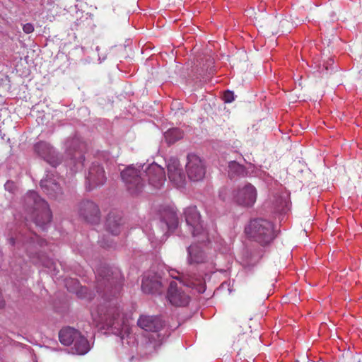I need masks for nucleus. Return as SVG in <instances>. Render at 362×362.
<instances>
[{
	"label": "nucleus",
	"mask_w": 362,
	"mask_h": 362,
	"mask_svg": "<svg viewBox=\"0 0 362 362\" xmlns=\"http://www.w3.org/2000/svg\"><path fill=\"white\" fill-rule=\"evenodd\" d=\"M144 175V171L141 172L132 166L126 168L121 172L122 179L132 194H138L144 189L145 185Z\"/></svg>",
	"instance_id": "obj_4"
},
{
	"label": "nucleus",
	"mask_w": 362,
	"mask_h": 362,
	"mask_svg": "<svg viewBox=\"0 0 362 362\" xmlns=\"http://www.w3.org/2000/svg\"><path fill=\"white\" fill-rule=\"evenodd\" d=\"M72 351L74 354L83 355L86 354L90 349V346L88 340L81 333H78V337H76L72 343Z\"/></svg>",
	"instance_id": "obj_23"
},
{
	"label": "nucleus",
	"mask_w": 362,
	"mask_h": 362,
	"mask_svg": "<svg viewBox=\"0 0 362 362\" xmlns=\"http://www.w3.org/2000/svg\"><path fill=\"white\" fill-rule=\"evenodd\" d=\"M98 317L95 318L98 324H103L108 327L119 329L122 324L120 310L118 307L108 308L105 312L103 308H99L98 310Z\"/></svg>",
	"instance_id": "obj_7"
},
{
	"label": "nucleus",
	"mask_w": 362,
	"mask_h": 362,
	"mask_svg": "<svg viewBox=\"0 0 362 362\" xmlns=\"http://www.w3.org/2000/svg\"><path fill=\"white\" fill-rule=\"evenodd\" d=\"M247 172L245 168L237 163L236 161H231L228 164V175L230 178L236 177H241L246 175Z\"/></svg>",
	"instance_id": "obj_26"
},
{
	"label": "nucleus",
	"mask_w": 362,
	"mask_h": 362,
	"mask_svg": "<svg viewBox=\"0 0 362 362\" xmlns=\"http://www.w3.org/2000/svg\"><path fill=\"white\" fill-rule=\"evenodd\" d=\"M65 286L69 291L76 293L78 297L85 298L83 293H86L87 288L80 287L79 282L77 279H66L65 280Z\"/></svg>",
	"instance_id": "obj_25"
},
{
	"label": "nucleus",
	"mask_w": 362,
	"mask_h": 362,
	"mask_svg": "<svg viewBox=\"0 0 362 362\" xmlns=\"http://www.w3.org/2000/svg\"><path fill=\"white\" fill-rule=\"evenodd\" d=\"M245 230L251 240L261 245L269 244L275 238L272 223L262 218L252 220Z\"/></svg>",
	"instance_id": "obj_2"
},
{
	"label": "nucleus",
	"mask_w": 362,
	"mask_h": 362,
	"mask_svg": "<svg viewBox=\"0 0 362 362\" xmlns=\"http://www.w3.org/2000/svg\"><path fill=\"white\" fill-rule=\"evenodd\" d=\"M187 262L189 264H199L211 259L208 248H203L198 244H192L187 248Z\"/></svg>",
	"instance_id": "obj_12"
},
{
	"label": "nucleus",
	"mask_w": 362,
	"mask_h": 362,
	"mask_svg": "<svg viewBox=\"0 0 362 362\" xmlns=\"http://www.w3.org/2000/svg\"><path fill=\"white\" fill-rule=\"evenodd\" d=\"M183 216L192 236L199 242H209L211 235L206 228L204 227L201 215L197 206H190L183 211Z\"/></svg>",
	"instance_id": "obj_3"
},
{
	"label": "nucleus",
	"mask_w": 362,
	"mask_h": 362,
	"mask_svg": "<svg viewBox=\"0 0 362 362\" xmlns=\"http://www.w3.org/2000/svg\"><path fill=\"white\" fill-rule=\"evenodd\" d=\"M160 278L156 274L145 275L142 280L141 289L146 293H155L161 291Z\"/></svg>",
	"instance_id": "obj_20"
},
{
	"label": "nucleus",
	"mask_w": 362,
	"mask_h": 362,
	"mask_svg": "<svg viewBox=\"0 0 362 362\" xmlns=\"http://www.w3.org/2000/svg\"><path fill=\"white\" fill-rule=\"evenodd\" d=\"M23 30L26 34L32 33L34 31V26L32 23H26L23 25Z\"/></svg>",
	"instance_id": "obj_30"
},
{
	"label": "nucleus",
	"mask_w": 362,
	"mask_h": 362,
	"mask_svg": "<svg viewBox=\"0 0 362 362\" xmlns=\"http://www.w3.org/2000/svg\"><path fill=\"white\" fill-rule=\"evenodd\" d=\"M97 288L100 293H106L112 289L115 285L114 278L112 276V272L107 267H102L98 270Z\"/></svg>",
	"instance_id": "obj_16"
},
{
	"label": "nucleus",
	"mask_w": 362,
	"mask_h": 362,
	"mask_svg": "<svg viewBox=\"0 0 362 362\" xmlns=\"http://www.w3.org/2000/svg\"><path fill=\"white\" fill-rule=\"evenodd\" d=\"M35 151L48 163L55 167L60 163V159L55 154L54 151L49 144L45 141H40L35 145Z\"/></svg>",
	"instance_id": "obj_17"
},
{
	"label": "nucleus",
	"mask_w": 362,
	"mask_h": 362,
	"mask_svg": "<svg viewBox=\"0 0 362 362\" xmlns=\"http://www.w3.org/2000/svg\"><path fill=\"white\" fill-rule=\"evenodd\" d=\"M233 200L238 205L244 207L252 206L257 201V191L254 185L245 183L237 187L233 191Z\"/></svg>",
	"instance_id": "obj_6"
},
{
	"label": "nucleus",
	"mask_w": 362,
	"mask_h": 362,
	"mask_svg": "<svg viewBox=\"0 0 362 362\" xmlns=\"http://www.w3.org/2000/svg\"><path fill=\"white\" fill-rule=\"evenodd\" d=\"M162 224L165 226V230H175L179 223L178 217L175 211L172 208L165 209L161 214Z\"/></svg>",
	"instance_id": "obj_21"
},
{
	"label": "nucleus",
	"mask_w": 362,
	"mask_h": 362,
	"mask_svg": "<svg viewBox=\"0 0 362 362\" xmlns=\"http://www.w3.org/2000/svg\"><path fill=\"white\" fill-rule=\"evenodd\" d=\"M10 243H11V245H14V243H15L14 239L13 238H11L10 239Z\"/></svg>",
	"instance_id": "obj_32"
},
{
	"label": "nucleus",
	"mask_w": 362,
	"mask_h": 362,
	"mask_svg": "<svg viewBox=\"0 0 362 362\" xmlns=\"http://www.w3.org/2000/svg\"><path fill=\"white\" fill-rule=\"evenodd\" d=\"M186 170L189 178L192 181H199L204 178L206 170L202 159L197 155L191 153L187 156Z\"/></svg>",
	"instance_id": "obj_8"
},
{
	"label": "nucleus",
	"mask_w": 362,
	"mask_h": 362,
	"mask_svg": "<svg viewBox=\"0 0 362 362\" xmlns=\"http://www.w3.org/2000/svg\"><path fill=\"white\" fill-rule=\"evenodd\" d=\"M86 179L89 190L103 185L107 180L104 168L100 164L93 163L88 169Z\"/></svg>",
	"instance_id": "obj_10"
},
{
	"label": "nucleus",
	"mask_w": 362,
	"mask_h": 362,
	"mask_svg": "<svg viewBox=\"0 0 362 362\" xmlns=\"http://www.w3.org/2000/svg\"><path fill=\"white\" fill-rule=\"evenodd\" d=\"M122 218L110 214L107 218V230L112 235H117L120 233Z\"/></svg>",
	"instance_id": "obj_24"
},
{
	"label": "nucleus",
	"mask_w": 362,
	"mask_h": 362,
	"mask_svg": "<svg viewBox=\"0 0 362 362\" xmlns=\"http://www.w3.org/2000/svg\"><path fill=\"white\" fill-rule=\"evenodd\" d=\"M78 333L79 332L74 328H64L59 333V341L65 346L71 345L75 338L78 337Z\"/></svg>",
	"instance_id": "obj_22"
},
{
	"label": "nucleus",
	"mask_w": 362,
	"mask_h": 362,
	"mask_svg": "<svg viewBox=\"0 0 362 362\" xmlns=\"http://www.w3.org/2000/svg\"><path fill=\"white\" fill-rule=\"evenodd\" d=\"M223 99L226 103H231L234 100L233 93L230 90L225 91Z\"/></svg>",
	"instance_id": "obj_29"
},
{
	"label": "nucleus",
	"mask_w": 362,
	"mask_h": 362,
	"mask_svg": "<svg viewBox=\"0 0 362 362\" xmlns=\"http://www.w3.org/2000/svg\"><path fill=\"white\" fill-rule=\"evenodd\" d=\"M180 283L182 284L187 287L194 288L199 293H204L205 291L204 285L202 284V281L200 279L198 280L197 282L193 281L192 280H187L186 282L180 281Z\"/></svg>",
	"instance_id": "obj_28"
},
{
	"label": "nucleus",
	"mask_w": 362,
	"mask_h": 362,
	"mask_svg": "<svg viewBox=\"0 0 362 362\" xmlns=\"http://www.w3.org/2000/svg\"><path fill=\"white\" fill-rule=\"evenodd\" d=\"M13 185V182H9L8 181L6 184H5V187L6 189H9V186H11Z\"/></svg>",
	"instance_id": "obj_31"
},
{
	"label": "nucleus",
	"mask_w": 362,
	"mask_h": 362,
	"mask_svg": "<svg viewBox=\"0 0 362 362\" xmlns=\"http://www.w3.org/2000/svg\"><path fill=\"white\" fill-rule=\"evenodd\" d=\"M79 216L86 221L91 223H97L100 221V211L98 206L90 200L81 202L78 206Z\"/></svg>",
	"instance_id": "obj_9"
},
{
	"label": "nucleus",
	"mask_w": 362,
	"mask_h": 362,
	"mask_svg": "<svg viewBox=\"0 0 362 362\" xmlns=\"http://www.w3.org/2000/svg\"><path fill=\"white\" fill-rule=\"evenodd\" d=\"M164 136L168 144H173L183 137V132L180 129L173 128L165 132Z\"/></svg>",
	"instance_id": "obj_27"
},
{
	"label": "nucleus",
	"mask_w": 362,
	"mask_h": 362,
	"mask_svg": "<svg viewBox=\"0 0 362 362\" xmlns=\"http://www.w3.org/2000/svg\"><path fill=\"white\" fill-rule=\"evenodd\" d=\"M44 243L43 240L40 239L37 235L34 234L25 245L26 251L33 264L51 268L54 264L53 261L44 253L38 252L39 247H42Z\"/></svg>",
	"instance_id": "obj_5"
},
{
	"label": "nucleus",
	"mask_w": 362,
	"mask_h": 362,
	"mask_svg": "<svg viewBox=\"0 0 362 362\" xmlns=\"http://www.w3.org/2000/svg\"><path fill=\"white\" fill-rule=\"evenodd\" d=\"M144 175L148 177L149 184L155 188L162 187L166 180L164 169L154 163L145 169Z\"/></svg>",
	"instance_id": "obj_13"
},
{
	"label": "nucleus",
	"mask_w": 362,
	"mask_h": 362,
	"mask_svg": "<svg viewBox=\"0 0 362 362\" xmlns=\"http://www.w3.org/2000/svg\"><path fill=\"white\" fill-rule=\"evenodd\" d=\"M40 187L50 198L59 199L62 194V189L59 181L48 175L41 180Z\"/></svg>",
	"instance_id": "obj_18"
},
{
	"label": "nucleus",
	"mask_w": 362,
	"mask_h": 362,
	"mask_svg": "<svg viewBox=\"0 0 362 362\" xmlns=\"http://www.w3.org/2000/svg\"><path fill=\"white\" fill-rule=\"evenodd\" d=\"M137 325L146 331L157 332L163 328V322L157 316L141 315Z\"/></svg>",
	"instance_id": "obj_19"
},
{
	"label": "nucleus",
	"mask_w": 362,
	"mask_h": 362,
	"mask_svg": "<svg viewBox=\"0 0 362 362\" xmlns=\"http://www.w3.org/2000/svg\"><path fill=\"white\" fill-rule=\"evenodd\" d=\"M86 144L77 139H74L69 146V153L76 169L83 166Z\"/></svg>",
	"instance_id": "obj_14"
},
{
	"label": "nucleus",
	"mask_w": 362,
	"mask_h": 362,
	"mask_svg": "<svg viewBox=\"0 0 362 362\" xmlns=\"http://www.w3.org/2000/svg\"><path fill=\"white\" fill-rule=\"evenodd\" d=\"M169 180L177 187H182L185 182V175L180 167V162L176 158H172L168 164Z\"/></svg>",
	"instance_id": "obj_15"
},
{
	"label": "nucleus",
	"mask_w": 362,
	"mask_h": 362,
	"mask_svg": "<svg viewBox=\"0 0 362 362\" xmlns=\"http://www.w3.org/2000/svg\"><path fill=\"white\" fill-rule=\"evenodd\" d=\"M167 298L170 303L175 306H185L189 302V295L181 287H179L175 281L170 282Z\"/></svg>",
	"instance_id": "obj_11"
},
{
	"label": "nucleus",
	"mask_w": 362,
	"mask_h": 362,
	"mask_svg": "<svg viewBox=\"0 0 362 362\" xmlns=\"http://www.w3.org/2000/svg\"><path fill=\"white\" fill-rule=\"evenodd\" d=\"M25 202L28 218L36 226L42 228L51 221L52 213L49 205L35 192H28L25 197Z\"/></svg>",
	"instance_id": "obj_1"
}]
</instances>
